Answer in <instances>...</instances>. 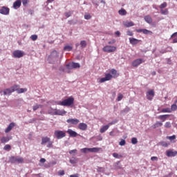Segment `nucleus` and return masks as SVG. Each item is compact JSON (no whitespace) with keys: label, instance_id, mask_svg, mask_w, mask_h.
Here are the masks:
<instances>
[{"label":"nucleus","instance_id":"nucleus-1","mask_svg":"<svg viewBox=\"0 0 177 177\" xmlns=\"http://www.w3.org/2000/svg\"><path fill=\"white\" fill-rule=\"evenodd\" d=\"M57 104H58V106H66V107H70V106H73V104H74V97H70L63 101L58 102Z\"/></svg>","mask_w":177,"mask_h":177},{"label":"nucleus","instance_id":"nucleus-2","mask_svg":"<svg viewBox=\"0 0 177 177\" xmlns=\"http://www.w3.org/2000/svg\"><path fill=\"white\" fill-rule=\"evenodd\" d=\"M9 161L12 164H15V162H17L18 164H23V162H24V159L20 156H11L9 158Z\"/></svg>","mask_w":177,"mask_h":177},{"label":"nucleus","instance_id":"nucleus-3","mask_svg":"<svg viewBox=\"0 0 177 177\" xmlns=\"http://www.w3.org/2000/svg\"><path fill=\"white\" fill-rule=\"evenodd\" d=\"M54 136L57 139H63V138H66V131L62 130H56L54 132Z\"/></svg>","mask_w":177,"mask_h":177},{"label":"nucleus","instance_id":"nucleus-4","mask_svg":"<svg viewBox=\"0 0 177 177\" xmlns=\"http://www.w3.org/2000/svg\"><path fill=\"white\" fill-rule=\"evenodd\" d=\"M103 52H106L107 53H111L112 52H115L117 50V47L113 46H106L102 48Z\"/></svg>","mask_w":177,"mask_h":177},{"label":"nucleus","instance_id":"nucleus-5","mask_svg":"<svg viewBox=\"0 0 177 177\" xmlns=\"http://www.w3.org/2000/svg\"><path fill=\"white\" fill-rule=\"evenodd\" d=\"M80 151H82V153H97V151H99V148H83L80 149Z\"/></svg>","mask_w":177,"mask_h":177},{"label":"nucleus","instance_id":"nucleus-6","mask_svg":"<svg viewBox=\"0 0 177 177\" xmlns=\"http://www.w3.org/2000/svg\"><path fill=\"white\" fill-rule=\"evenodd\" d=\"M12 56L15 57V59H20V57L24 56V52L20 50H16L12 53Z\"/></svg>","mask_w":177,"mask_h":177},{"label":"nucleus","instance_id":"nucleus-7","mask_svg":"<svg viewBox=\"0 0 177 177\" xmlns=\"http://www.w3.org/2000/svg\"><path fill=\"white\" fill-rule=\"evenodd\" d=\"M57 57H59V53H57V51H56V50H54L49 55L48 60L50 62H52V60H53V62H55V60L57 59Z\"/></svg>","mask_w":177,"mask_h":177},{"label":"nucleus","instance_id":"nucleus-8","mask_svg":"<svg viewBox=\"0 0 177 177\" xmlns=\"http://www.w3.org/2000/svg\"><path fill=\"white\" fill-rule=\"evenodd\" d=\"M154 95H155L154 90L153 89L149 90L147 92V99L148 100H153V97H154Z\"/></svg>","mask_w":177,"mask_h":177},{"label":"nucleus","instance_id":"nucleus-9","mask_svg":"<svg viewBox=\"0 0 177 177\" xmlns=\"http://www.w3.org/2000/svg\"><path fill=\"white\" fill-rule=\"evenodd\" d=\"M142 63H145V59H137L134 60L132 62V66L133 67H138L140 64H142Z\"/></svg>","mask_w":177,"mask_h":177},{"label":"nucleus","instance_id":"nucleus-10","mask_svg":"<svg viewBox=\"0 0 177 177\" xmlns=\"http://www.w3.org/2000/svg\"><path fill=\"white\" fill-rule=\"evenodd\" d=\"M9 12H10V9H9V8H8V7L3 6L0 9L1 15H9Z\"/></svg>","mask_w":177,"mask_h":177},{"label":"nucleus","instance_id":"nucleus-11","mask_svg":"<svg viewBox=\"0 0 177 177\" xmlns=\"http://www.w3.org/2000/svg\"><path fill=\"white\" fill-rule=\"evenodd\" d=\"M136 32H143L146 35H152L153 32L151 30H149L147 29H136Z\"/></svg>","mask_w":177,"mask_h":177},{"label":"nucleus","instance_id":"nucleus-12","mask_svg":"<svg viewBox=\"0 0 177 177\" xmlns=\"http://www.w3.org/2000/svg\"><path fill=\"white\" fill-rule=\"evenodd\" d=\"M66 67L67 68H80L81 65L79 63L73 62L72 64H68Z\"/></svg>","mask_w":177,"mask_h":177},{"label":"nucleus","instance_id":"nucleus-13","mask_svg":"<svg viewBox=\"0 0 177 177\" xmlns=\"http://www.w3.org/2000/svg\"><path fill=\"white\" fill-rule=\"evenodd\" d=\"M166 156L167 157H175V156H177V151L167 150L166 151Z\"/></svg>","mask_w":177,"mask_h":177},{"label":"nucleus","instance_id":"nucleus-14","mask_svg":"<svg viewBox=\"0 0 177 177\" xmlns=\"http://www.w3.org/2000/svg\"><path fill=\"white\" fill-rule=\"evenodd\" d=\"M67 133H68L71 138H77V136H78V133L73 131L71 129H68L67 130Z\"/></svg>","mask_w":177,"mask_h":177},{"label":"nucleus","instance_id":"nucleus-15","mask_svg":"<svg viewBox=\"0 0 177 177\" xmlns=\"http://www.w3.org/2000/svg\"><path fill=\"white\" fill-rule=\"evenodd\" d=\"M67 111L60 109H55L54 111L55 115H64V114H66Z\"/></svg>","mask_w":177,"mask_h":177},{"label":"nucleus","instance_id":"nucleus-16","mask_svg":"<svg viewBox=\"0 0 177 177\" xmlns=\"http://www.w3.org/2000/svg\"><path fill=\"white\" fill-rule=\"evenodd\" d=\"M15 122H11L8 127H7V129L5 130L6 133H8V132H10L12 131V129H13V128H15Z\"/></svg>","mask_w":177,"mask_h":177},{"label":"nucleus","instance_id":"nucleus-17","mask_svg":"<svg viewBox=\"0 0 177 177\" xmlns=\"http://www.w3.org/2000/svg\"><path fill=\"white\" fill-rule=\"evenodd\" d=\"M129 42L131 44V45H138L139 42H140V40L138 39H135L133 37H130L129 38Z\"/></svg>","mask_w":177,"mask_h":177},{"label":"nucleus","instance_id":"nucleus-18","mask_svg":"<svg viewBox=\"0 0 177 177\" xmlns=\"http://www.w3.org/2000/svg\"><path fill=\"white\" fill-rule=\"evenodd\" d=\"M68 124H73V125H77L78 122H80V120L78 119H68L66 120Z\"/></svg>","mask_w":177,"mask_h":177},{"label":"nucleus","instance_id":"nucleus-19","mask_svg":"<svg viewBox=\"0 0 177 177\" xmlns=\"http://www.w3.org/2000/svg\"><path fill=\"white\" fill-rule=\"evenodd\" d=\"M78 127L81 131H86L88 129V124L85 123H80Z\"/></svg>","mask_w":177,"mask_h":177},{"label":"nucleus","instance_id":"nucleus-20","mask_svg":"<svg viewBox=\"0 0 177 177\" xmlns=\"http://www.w3.org/2000/svg\"><path fill=\"white\" fill-rule=\"evenodd\" d=\"M21 6V0H17L13 3V8L14 9H17Z\"/></svg>","mask_w":177,"mask_h":177},{"label":"nucleus","instance_id":"nucleus-21","mask_svg":"<svg viewBox=\"0 0 177 177\" xmlns=\"http://www.w3.org/2000/svg\"><path fill=\"white\" fill-rule=\"evenodd\" d=\"M169 117H170V115H160L158 116V120H161V121H162V122H165V121Z\"/></svg>","mask_w":177,"mask_h":177},{"label":"nucleus","instance_id":"nucleus-22","mask_svg":"<svg viewBox=\"0 0 177 177\" xmlns=\"http://www.w3.org/2000/svg\"><path fill=\"white\" fill-rule=\"evenodd\" d=\"M123 26H124V27H133V26H135V24H133V22L132 21H123Z\"/></svg>","mask_w":177,"mask_h":177},{"label":"nucleus","instance_id":"nucleus-23","mask_svg":"<svg viewBox=\"0 0 177 177\" xmlns=\"http://www.w3.org/2000/svg\"><path fill=\"white\" fill-rule=\"evenodd\" d=\"M48 142H50V138L49 137H42L41 145H46V143H48Z\"/></svg>","mask_w":177,"mask_h":177},{"label":"nucleus","instance_id":"nucleus-24","mask_svg":"<svg viewBox=\"0 0 177 177\" xmlns=\"http://www.w3.org/2000/svg\"><path fill=\"white\" fill-rule=\"evenodd\" d=\"M145 21L148 23V24H151L153 23V19L149 15H147L144 17Z\"/></svg>","mask_w":177,"mask_h":177},{"label":"nucleus","instance_id":"nucleus-25","mask_svg":"<svg viewBox=\"0 0 177 177\" xmlns=\"http://www.w3.org/2000/svg\"><path fill=\"white\" fill-rule=\"evenodd\" d=\"M109 128H110V126H109V125L103 126V127L100 129V133H104V132H105L106 131H107V129H109Z\"/></svg>","mask_w":177,"mask_h":177},{"label":"nucleus","instance_id":"nucleus-26","mask_svg":"<svg viewBox=\"0 0 177 177\" xmlns=\"http://www.w3.org/2000/svg\"><path fill=\"white\" fill-rule=\"evenodd\" d=\"M159 127H162V122L158 121L153 125H152V128L153 129H156V128H159Z\"/></svg>","mask_w":177,"mask_h":177},{"label":"nucleus","instance_id":"nucleus-27","mask_svg":"<svg viewBox=\"0 0 177 177\" xmlns=\"http://www.w3.org/2000/svg\"><path fill=\"white\" fill-rule=\"evenodd\" d=\"M13 93L12 91V88H6L4 91H3V95H10V93Z\"/></svg>","mask_w":177,"mask_h":177},{"label":"nucleus","instance_id":"nucleus-28","mask_svg":"<svg viewBox=\"0 0 177 177\" xmlns=\"http://www.w3.org/2000/svg\"><path fill=\"white\" fill-rule=\"evenodd\" d=\"M9 140H10V138H9V137H2L1 138V143H8V142H9Z\"/></svg>","mask_w":177,"mask_h":177},{"label":"nucleus","instance_id":"nucleus-29","mask_svg":"<svg viewBox=\"0 0 177 177\" xmlns=\"http://www.w3.org/2000/svg\"><path fill=\"white\" fill-rule=\"evenodd\" d=\"M19 88H20V86H19V85H15V86H13L11 87V91H12V92H15V91H16L17 92H18V91H19Z\"/></svg>","mask_w":177,"mask_h":177},{"label":"nucleus","instance_id":"nucleus-30","mask_svg":"<svg viewBox=\"0 0 177 177\" xmlns=\"http://www.w3.org/2000/svg\"><path fill=\"white\" fill-rule=\"evenodd\" d=\"M161 113H172V110L170 108H165L160 111Z\"/></svg>","mask_w":177,"mask_h":177},{"label":"nucleus","instance_id":"nucleus-31","mask_svg":"<svg viewBox=\"0 0 177 177\" xmlns=\"http://www.w3.org/2000/svg\"><path fill=\"white\" fill-rule=\"evenodd\" d=\"M118 13L121 16H125V15H127V10H125L124 8H122L118 11Z\"/></svg>","mask_w":177,"mask_h":177},{"label":"nucleus","instance_id":"nucleus-32","mask_svg":"<svg viewBox=\"0 0 177 177\" xmlns=\"http://www.w3.org/2000/svg\"><path fill=\"white\" fill-rule=\"evenodd\" d=\"M64 50H67V52H71L73 50V46H65L64 48Z\"/></svg>","mask_w":177,"mask_h":177},{"label":"nucleus","instance_id":"nucleus-33","mask_svg":"<svg viewBox=\"0 0 177 177\" xmlns=\"http://www.w3.org/2000/svg\"><path fill=\"white\" fill-rule=\"evenodd\" d=\"M170 110H171V111H176V110H177V105H176V103L174 102V104H173L171 106Z\"/></svg>","mask_w":177,"mask_h":177},{"label":"nucleus","instance_id":"nucleus-34","mask_svg":"<svg viewBox=\"0 0 177 177\" xmlns=\"http://www.w3.org/2000/svg\"><path fill=\"white\" fill-rule=\"evenodd\" d=\"M80 46L82 48H86V41H85V40L81 41Z\"/></svg>","mask_w":177,"mask_h":177},{"label":"nucleus","instance_id":"nucleus-35","mask_svg":"<svg viewBox=\"0 0 177 177\" xmlns=\"http://www.w3.org/2000/svg\"><path fill=\"white\" fill-rule=\"evenodd\" d=\"M160 13H161V15H168V13H169L168 9H165V10L162 9V10H160Z\"/></svg>","mask_w":177,"mask_h":177},{"label":"nucleus","instance_id":"nucleus-36","mask_svg":"<svg viewBox=\"0 0 177 177\" xmlns=\"http://www.w3.org/2000/svg\"><path fill=\"white\" fill-rule=\"evenodd\" d=\"M24 92H27V88H18L17 93H24Z\"/></svg>","mask_w":177,"mask_h":177},{"label":"nucleus","instance_id":"nucleus-37","mask_svg":"<svg viewBox=\"0 0 177 177\" xmlns=\"http://www.w3.org/2000/svg\"><path fill=\"white\" fill-rule=\"evenodd\" d=\"M167 2H163L162 4H160L159 8L160 10H162V9L167 8Z\"/></svg>","mask_w":177,"mask_h":177},{"label":"nucleus","instance_id":"nucleus-38","mask_svg":"<svg viewBox=\"0 0 177 177\" xmlns=\"http://www.w3.org/2000/svg\"><path fill=\"white\" fill-rule=\"evenodd\" d=\"M123 97H124V95L122 93H119L117 98L118 102H121Z\"/></svg>","mask_w":177,"mask_h":177},{"label":"nucleus","instance_id":"nucleus-39","mask_svg":"<svg viewBox=\"0 0 177 177\" xmlns=\"http://www.w3.org/2000/svg\"><path fill=\"white\" fill-rule=\"evenodd\" d=\"M166 139H169V140H175V139H176V136L173 135L171 136H167Z\"/></svg>","mask_w":177,"mask_h":177},{"label":"nucleus","instance_id":"nucleus-40","mask_svg":"<svg viewBox=\"0 0 177 177\" xmlns=\"http://www.w3.org/2000/svg\"><path fill=\"white\" fill-rule=\"evenodd\" d=\"M113 157H114L115 158H122V155H118V153H113Z\"/></svg>","mask_w":177,"mask_h":177},{"label":"nucleus","instance_id":"nucleus-41","mask_svg":"<svg viewBox=\"0 0 177 177\" xmlns=\"http://www.w3.org/2000/svg\"><path fill=\"white\" fill-rule=\"evenodd\" d=\"M106 81H109V80L106 79L105 76L104 77L100 79L99 82L100 84H103V82H106Z\"/></svg>","mask_w":177,"mask_h":177},{"label":"nucleus","instance_id":"nucleus-42","mask_svg":"<svg viewBox=\"0 0 177 177\" xmlns=\"http://www.w3.org/2000/svg\"><path fill=\"white\" fill-rule=\"evenodd\" d=\"M105 77H106V80L108 81H110V80H111V78H113V75H111V74H110V73L106 74Z\"/></svg>","mask_w":177,"mask_h":177},{"label":"nucleus","instance_id":"nucleus-43","mask_svg":"<svg viewBox=\"0 0 177 177\" xmlns=\"http://www.w3.org/2000/svg\"><path fill=\"white\" fill-rule=\"evenodd\" d=\"M10 149H12V147L10 146V145H6L3 147L4 150H10Z\"/></svg>","mask_w":177,"mask_h":177},{"label":"nucleus","instance_id":"nucleus-44","mask_svg":"<svg viewBox=\"0 0 177 177\" xmlns=\"http://www.w3.org/2000/svg\"><path fill=\"white\" fill-rule=\"evenodd\" d=\"M39 107H42V105L37 104V105L33 106V111H36V110H38V109H39Z\"/></svg>","mask_w":177,"mask_h":177},{"label":"nucleus","instance_id":"nucleus-45","mask_svg":"<svg viewBox=\"0 0 177 177\" xmlns=\"http://www.w3.org/2000/svg\"><path fill=\"white\" fill-rule=\"evenodd\" d=\"M131 143H132V145H136V143H138V138H131Z\"/></svg>","mask_w":177,"mask_h":177},{"label":"nucleus","instance_id":"nucleus-46","mask_svg":"<svg viewBox=\"0 0 177 177\" xmlns=\"http://www.w3.org/2000/svg\"><path fill=\"white\" fill-rule=\"evenodd\" d=\"M92 18V16L90 15V14H85L84 15V19L86 20H90V19Z\"/></svg>","mask_w":177,"mask_h":177},{"label":"nucleus","instance_id":"nucleus-47","mask_svg":"<svg viewBox=\"0 0 177 177\" xmlns=\"http://www.w3.org/2000/svg\"><path fill=\"white\" fill-rule=\"evenodd\" d=\"M127 142L125 140L122 139L121 141L119 142L120 146H125Z\"/></svg>","mask_w":177,"mask_h":177},{"label":"nucleus","instance_id":"nucleus-48","mask_svg":"<svg viewBox=\"0 0 177 177\" xmlns=\"http://www.w3.org/2000/svg\"><path fill=\"white\" fill-rule=\"evenodd\" d=\"M30 38L32 41H37L38 39V36L37 35H32Z\"/></svg>","mask_w":177,"mask_h":177},{"label":"nucleus","instance_id":"nucleus-49","mask_svg":"<svg viewBox=\"0 0 177 177\" xmlns=\"http://www.w3.org/2000/svg\"><path fill=\"white\" fill-rule=\"evenodd\" d=\"M71 164H77V159L75 158H72L70 160Z\"/></svg>","mask_w":177,"mask_h":177},{"label":"nucleus","instance_id":"nucleus-50","mask_svg":"<svg viewBox=\"0 0 177 177\" xmlns=\"http://www.w3.org/2000/svg\"><path fill=\"white\" fill-rule=\"evenodd\" d=\"M72 15H73V12H71V11L65 12V16H66V17H71V16Z\"/></svg>","mask_w":177,"mask_h":177},{"label":"nucleus","instance_id":"nucleus-51","mask_svg":"<svg viewBox=\"0 0 177 177\" xmlns=\"http://www.w3.org/2000/svg\"><path fill=\"white\" fill-rule=\"evenodd\" d=\"M171 122H167L165 124V128H171Z\"/></svg>","mask_w":177,"mask_h":177},{"label":"nucleus","instance_id":"nucleus-52","mask_svg":"<svg viewBox=\"0 0 177 177\" xmlns=\"http://www.w3.org/2000/svg\"><path fill=\"white\" fill-rule=\"evenodd\" d=\"M47 147L50 148V147H53V142L52 141H49L48 142H47Z\"/></svg>","mask_w":177,"mask_h":177},{"label":"nucleus","instance_id":"nucleus-53","mask_svg":"<svg viewBox=\"0 0 177 177\" xmlns=\"http://www.w3.org/2000/svg\"><path fill=\"white\" fill-rule=\"evenodd\" d=\"M111 73L112 75H117V71L115 69H111Z\"/></svg>","mask_w":177,"mask_h":177},{"label":"nucleus","instance_id":"nucleus-54","mask_svg":"<svg viewBox=\"0 0 177 177\" xmlns=\"http://www.w3.org/2000/svg\"><path fill=\"white\" fill-rule=\"evenodd\" d=\"M58 175H59V176H63V175H64V170H59L58 171Z\"/></svg>","mask_w":177,"mask_h":177},{"label":"nucleus","instance_id":"nucleus-55","mask_svg":"<svg viewBox=\"0 0 177 177\" xmlns=\"http://www.w3.org/2000/svg\"><path fill=\"white\" fill-rule=\"evenodd\" d=\"M69 154H77V149H73L69 151Z\"/></svg>","mask_w":177,"mask_h":177},{"label":"nucleus","instance_id":"nucleus-56","mask_svg":"<svg viewBox=\"0 0 177 177\" xmlns=\"http://www.w3.org/2000/svg\"><path fill=\"white\" fill-rule=\"evenodd\" d=\"M151 160V161H158V158L157 156H152Z\"/></svg>","mask_w":177,"mask_h":177},{"label":"nucleus","instance_id":"nucleus-57","mask_svg":"<svg viewBox=\"0 0 177 177\" xmlns=\"http://www.w3.org/2000/svg\"><path fill=\"white\" fill-rule=\"evenodd\" d=\"M127 35H129V37H132V36L133 35V32L132 31H131V30H128V31L127 32Z\"/></svg>","mask_w":177,"mask_h":177},{"label":"nucleus","instance_id":"nucleus-58","mask_svg":"<svg viewBox=\"0 0 177 177\" xmlns=\"http://www.w3.org/2000/svg\"><path fill=\"white\" fill-rule=\"evenodd\" d=\"M22 3L24 6H27V3H28V0H22Z\"/></svg>","mask_w":177,"mask_h":177},{"label":"nucleus","instance_id":"nucleus-59","mask_svg":"<svg viewBox=\"0 0 177 177\" xmlns=\"http://www.w3.org/2000/svg\"><path fill=\"white\" fill-rule=\"evenodd\" d=\"M162 145L163 146V147H168V146H169V143L163 142H162Z\"/></svg>","mask_w":177,"mask_h":177},{"label":"nucleus","instance_id":"nucleus-60","mask_svg":"<svg viewBox=\"0 0 177 177\" xmlns=\"http://www.w3.org/2000/svg\"><path fill=\"white\" fill-rule=\"evenodd\" d=\"M70 177H80V174H72L70 176Z\"/></svg>","mask_w":177,"mask_h":177},{"label":"nucleus","instance_id":"nucleus-61","mask_svg":"<svg viewBox=\"0 0 177 177\" xmlns=\"http://www.w3.org/2000/svg\"><path fill=\"white\" fill-rule=\"evenodd\" d=\"M68 24L71 25V24H77V22H73V20H69V21H68Z\"/></svg>","mask_w":177,"mask_h":177},{"label":"nucleus","instance_id":"nucleus-62","mask_svg":"<svg viewBox=\"0 0 177 177\" xmlns=\"http://www.w3.org/2000/svg\"><path fill=\"white\" fill-rule=\"evenodd\" d=\"M46 162V159H45V158H42L40 159V162L44 163V162Z\"/></svg>","mask_w":177,"mask_h":177},{"label":"nucleus","instance_id":"nucleus-63","mask_svg":"<svg viewBox=\"0 0 177 177\" xmlns=\"http://www.w3.org/2000/svg\"><path fill=\"white\" fill-rule=\"evenodd\" d=\"M110 136H115V134L114 133V131H111L109 133Z\"/></svg>","mask_w":177,"mask_h":177},{"label":"nucleus","instance_id":"nucleus-64","mask_svg":"<svg viewBox=\"0 0 177 177\" xmlns=\"http://www.w3.org/2000/svg\"><path fill=\"white\" fill-rule=\"evenodd\" d=\"M177 43V37L173 40V44Z\"/></svg>","mask_w":177,"mask_h":177}]
</instances>
